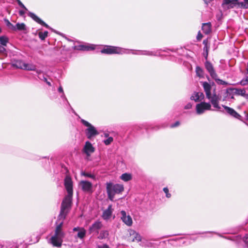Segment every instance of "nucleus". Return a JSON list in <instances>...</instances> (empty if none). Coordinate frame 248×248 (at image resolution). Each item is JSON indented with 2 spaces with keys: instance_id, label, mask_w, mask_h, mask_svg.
<instances>
[{
  "instance_id": "obj_1",
  "label": "nucleus",
  "mask_w": 248,
  "mask_h": 248,
  "mask_svg": "<svg viewBox=\"0 0 248 248\" xmlns=\"http://www.w3.org/2000/svg\"><path fill=\"white\" fill-rule=\"evenodd\" d=\"M73 196L66 195L63 198L61 205L60 214L58 217L57 221L64 220L70 212L72 204Z\"/></svg>"
},
{
  "instance_id": "obj_2",
  "label": "nucleus",
  "mask_w": 248,
  "mask_h": 248,
  "mask_svg": "<svg viewBox=\"0 0 248 248\" xmlns=\"http://www.w3.org/2000/svg\"><path fill=\"white\" fill-rule=\"evenodd\" d=\"M63 221H62L56 227L54 235L50 238L52 245L54 247H61L63 239L65 236V233L62 230Z\"/></svg>"
},
{
  "instance_id": "obj_3",
  "label": "nucleus",
  "mask_w": 248,
  "mask_h": 248,
  "mask_svg": "<svg viewBox=\"0 0 248 248\" xmlns=\"http://www.w3.org/2000/svg\"><path fill=\"white\" fill-rule=\"evenodd\" d=\"M106 189L108 198L111 201H113L116 194L122 193L124 190L123 185L113 184L112 183H107Z\"/></svg>"
},
{
  "instance_id": "obj_4",
  "label": "nucleus",
  "mask_w": 248,
  "mask_h": 248,
  "mask_svg": "<svg viewBox=\"0 0 248 248\" xmlns=\"http://www.w3.org/2000/svg\"><path fill=\"white\" fill-rule=\"evenodd\" d=\"M246 89L243 88H228L226 89V93L227 96L231 95H243L244 93H246Z\"/></svg>"
},
{
  "instance_id": "obj_5",
  "label": "nucleus",
  "mask_w": 248,
  "mask_h": 248,
  "mask_svg": "<svg viewBox=\"0 0 248 248\" xmlns=\"http://www.w3.org/2000/svg\"><path fill=\"white\" fill-rule=\"evenodd\" d=\"M64 186L67 192V195L73 196V182L71 177L66 176L65 177L64 180Z\"/></svg>"
},
{
  "instance_id": "obj_6",
  "label": "nucleus",
  "mask_w": 248,
  "mask_h": 248,
  "mask_svg": "<svg viewBox=\"0 0 248 248\" xmlns=\"http://www.w3.org/2000/svg\"><path fill=\"white\" fill-rule=\"evenodd\" d=\"M121 49L120 47L114 46H106L101 50V52L106 54L120 53Z\"/></svg>"
},
{
  "instance_id": "obj_7",
  "label": "nucleus",
  "mask_w": 248,
  "mask_h": 248,
  "mask_svg": "<svg viewBox=\"0 0 248 248\" xmlns=\"http://www.w3.org/2000/svg\"><path fill=\"white\" fill-rule=\"evenodd\" d=\"M222 107L225 109L226 112L228 115L235 119L243 121L242 117L234 109L225 105H222Z\"/></svg>"
},
{
  "instance_id": "obj_8",
  "label": "nucleus",
  "mask_w": 248,
  "mask_h": 248,
  "mask_svg": "<svg viewBox=\"0 0 248 248\" xmlns=\"http://www.w3.org/2000/svg\"><path fill=\"white\" fill-rule=\"evenodd\" d=\"M85 134L88 139L91 140L93 138L99 134V132L93 126H91L85 130Z\"/></svg>"
},
{
  "instance_id": "obj_9",
  "label": "nucleus",
  "mask_w": 248,
  "mask_h": 248,
  "mask_svg": "<svg viewBox=\"0 0 248 248\" xmlns=\"http://www.w3.org/2000/svg\"><path fill=\"white\" fill-rule=\"evenodd\" d=\"M204 65L206 70L209 73L211 78H217V75L212 63L208 61H206Z\"/></svg>"
},
{
  "instance_id": "obj_10",
  "label": "nucleus",
  "mask_w": 248,
  "mask_h": 248,
  "mask_svg": "<svg viewBox=\"0 0 248 248\" xmlns=\"http://www.w3.org/2000/svg\"><path fill=\"white\" fill-rule=\"evenodd\" d=\"M80 185L81 186L82 190L84 192L92 193L93 185L92 183L87 181H81Z\"/></svg>"
},
{
  "instance_id": "obj_11",
  "label": "nucleus",
  "mask_w": 248,
  "mask_h": 248,
  "mask_svg": "<svg viewBox=\"0 0 248 248\" xmlns=\"http://www.w3.org/2000/svg\"><path fill=\"white\" fill-rule=\"evenodd\" d=\"M102 224L99 221H96L89 227V232L90 234L93 232L99 233V230L102 227Z\"/></svg>"
},
{
  "instance_id": "obj_12",
  "label": "nucleus",
  "mask_w": 248,
  "mask_h": 248,
  "mask_svg": "<svg viewBox=\"0 0 248 248\" xmlns=\"http://www.w3.org/2000/svg\"><path fill=\"white\" fill-rule=\"evenodd\" d=\"M95 149L91 143L89 141H87L83 148L84 152L87 156H90V154L93 153Z\"/></svg>"
},
{
  "instance_id": "obj_13",
  "label": "nucleus",
  "mask_w": 248,
  "mask_h": 248,
  "mask_svg": "<svg viewBox=\"0 0 248 248\" xmlns=\"http://www.w3.org/2000/svg\"><path fill=\"white\" fill-rule=\"evenodd\" d=\"M122 215L121 219L128 226H130L132 224V219L130 216H126V213L124 211L121 212Z\"/></svg>"
},
{
  "instance_id": "obj_14",
  "label": "nucleus",
  "mask_w": 248,
  "mask_h": 248,
  "mask_svg": "<svg viewBox=\"0 0 248 248\" xmlns=\"http://www.w3.org/2000/svg\"><path fill=\"white\" fill-rule=\"evenodd\" d=\"M238 3V0H223L222 6H227V9L233 8Z\"/></svg>"
},
{
  "instance_id": "obj_15",
  "label": "nucleus",
  "mask_w": 248,
  "mask_h": 248,
  "mask_svg": "<svg viewBox=\"0 0 248 248\" xmlns=\"http://www.w3.org/2000/svg\"><path fill=\"white\" fill-rule=\"evenodd\" d=\"M28 15L30 17H31L32 19H33L35 22L38 23V24L48 28V25L46 24L45 22H44L42 19H41L39 17H38L35 14L33 13L29 12Z\"/></svg>"
},
{
  "instance_id": "obj_16",
  "label": "nucleus",
  "mask_w": 248,
  "mask_h": 248,
  "mask_svg": "<svg viewBox=\"0 0 248 248\" xmlns=\"http://www.w3.org/2000/svg\"><path fill=\"white\" fill-rule=\"evenodd\" d=\"M203 44L204 45L203 47V55L205 58V59L207 61L208 56V51L210 48V45L208 39H204L203 41Z\"/></svg>"
},
{
  "instance_id": "obj_17",
  "label": "nucleus",
  "mask_w": 248,
  "mask_h": 248,
  "mask_svg": "<svg viewBox=\"0 0 248 248\" xmlns=\"http://www.w3.org/2000/svg\"><path fill=\"white\" fill-rule=\"evenodd\" d=\"M112 213V205H109L108 208L103 212L102 217L104 219L108 220L111 217Z\"/></svg>"
},
{
  "instance_id": "obj_18",
  "label": "nucleus",
  "mask_w": 248,
  "mask_h": 248,
  "mask_svg": "<svg viewBox=\"0 0 248 248\" xmlns=\"http://www.w3.org/2000/svg\"><path fill=\"white\" fill-rule=\"evenodd\" d=\"M218 97L216 94H215L211 98V102L214 108L219 110L221 108L218 105Z\"/></svg>"
},
{
  "instance_id": "obj_19",
  "label": "nucleus",
  "mask_w": 248,
  "mask_h": 248,
  "mask_svg": "<svg viewBox=\"0 0 248 248\" xmlns=\"http://www.w3.org/2000/svg\"><path fill=\"white\" fill-rule=\"evenodd\" d=\"M211 23L210 22L203 23L202 26V30L203 32L208 34L211 31Z\"/></svg>"
},
{
  "instance_id": "obj_20",
  "label": "nucleus",
  "mask_w": 248,
  "mask_h": 248,
  "mask_svg": "<svg viewBox=\"0 0 248 248\" xmlns=\"http://www.w3.org/2000/svg\"><path fill=\"white\" fill-rule=\"evenodd\" d=\"M14 27L15 29H13V31H24L27 30L26 25L24 23H17Z\"/></svg>"
},
{
  "instance_id": "obj_21",
  "label": "nucleus",
  "mask_w": 248,
  "mask_h": 248,
  "mask_svg": "<svg viewBox=\"0 0 248 248\" xmlns=\"http://www.w3.org/2000/svg\"><path fill=\"white\" fill-rule=\"evenodd\" d=\"M9 38L5 35L0 36V44L3 46H7V44L9 42Z\"/></svg>"
},
{
  "instance_id": "obj_22",
  "label": "nucleus",
  "mask_w": 248,
  "mask_h": 248,
  "mask_svg": "<svg viewBox=\"0 0 248 248\" xmlns=\"http://www.w3.org/2000/svg\"><path fill=\"white\" fill-rule=\"evenodd\" d=\"M13 65L14 67L17 68L23 69V67H24L25 66V63L22 61L18 60L15 61L13 63Z\"/></svg>"
},
{
  "instance_id": "obj_23",
  "label": "nucleus",
  "mask_w": 248,
  "mask_h": 248,
  "mask_svg": "<svg viewBox=\"0 0 248 248\" xmlns=\"http://www.w3.org/2000/svg\"><path fill=\"white\" fill-rule=\"evenodd\" d=\"M109 235V232L107 230H103L100 232L99 235L98 236V238L99 239H103L108 237Z\"/></svg>"
},
{
  "instance_id": "obj_24",
  "label": "nucleus",
  "mask_w": 248,
  "mask_h": 248,
  "mask_svg": "<svg viewBox=\"0 0 248 248\" xmlns=\"http://www.w3.org/2000/svg\"><path fill=\"white\" fill-rule=\"evenodd\" d=\"M121 179L125 182H127L132 179V175L127 173L123 174L121 177Z\"/></svg>"
},
{
  "instance_id": "obj_25",
  "label": "nucleus",
  "mask_w": 248,
  "mask_h": 248,
  "mask_svg": "<svg viewBox=\"0 0 248 248\" xmlns=\"http://www.w3.org/2000/svg\"><path fill=\"white\" fill-rule=\"evenodd\" d=\"M196 75L199 78H203L204 71L202 68L197 66L196 68Z\"/></svg>"
},
{
  "instance_id": "obj_26",
  "label": "nucleus",
  "mask_w": 248,
  "mask_h": 248,
  "mask_svg": "<svg viewBox=\"0 0 248 248\" xmlns=\"http://www.w3.org/2000/svg\"><path fill=\"white\" fill-rule=\"evenodd\" d=\"M86 235V230L84 228H81L77 234V236L80 238H83Z\"/></svg>"
},
{
  "instance_id": "obj_27",
  "label": "nucleus",
  "mask_w": 248,
  "mask_h": 248,
  "mask_svg": "<svg viewBox=\"0 0 248 248\" xmlns=\"http://www.w3.org/2000/svg\"><path fill=\"white\" fill-rule=\"evenodd\" d=\"M48 31H45L44 32L39 31L38 32V36L42 40H44L46 38L47 36Z\"/></svg>"
},
{
  "instance_id": "obj_28",
  "label": "nucleus",
  "mask_w": 248,
  "mask_h": 248,
  "mask_svg": "<svg viewBox=\"0 0 248 248\" xmlns=\"http://www.w3.org/2000/svg\"><path fill=\"white\" fill-rule=\"evenodd\" d=\"M199 105L203 106L204 109L205 110H211V106L209 103H206L204 102H201V103L199 104Z\"/></svg>"
},
{
  "instance_id": "obj_29",
  "label": "nucleus",
  "mask_w": 248,
  "mask_h": 248,
  "mask_svg": "<svg viewBox=\"0 0 248 248\" xmlns=\"http://www.w3.org/2000/svg\"><path fill=\"white\" fill-rule=\"evenodd\" d=\"M80 49L83 51H89L93 50L94 49L93 46L81 45L80 46Z\"/></svg>"
},
{
  "instance_id": "obj_30",
  "label": "nucleus",
  "mask_w": 248,
  "mask_h": 248,
  "mask_svg": "<svg viewBox=\"0 0 248 248\" xmlns=\"http://www.w3.org/2000/svg\"><path fill=\"white\" fill-rule=\"evenodd\" d=\"M204 111L203 106H199V104L196 105V111L198 114H202Z\"/></svg>"
},
{
  "instance_id": "obj_31",
  "label": "nucleus",
  "mask_w": 248,
  "mask_h": 248,
  "mask_svg": "<svg viewBox=\"0 0 248 248\" xmlns=\"http://www.w3.org/2000/svg\"><path fill=\"white\" fill-rule=\"evenodd\" d=\"M4 21L5 23L6 26L13 31V29H15L14 25H13L9 20L7 18L4 19Z\"/></svg>"
},
{
  "instance_id": "obj_32",
  "label": "nucleus",
  "mask_w": 248,
  "mask_h": 248,
  "mask_svg": "<svg viewBox=\"0 0 248 248\" xmlns=\"http://www.w3.org/2000/svg\"><path fill=\"white\" fill-rule=\"evenodd\" d=\"M202 85L205 92L211 91V87L208 83L204 82L203 83Z\"/></svg>"
},
{
  "instance_id": "obj_33",
  "label": "nucleus",
  "mask_w": 248,
  "mask_h": 248,
  "mask_svg": "<svg viewBox=\"0 0 248 248\" xmlns=\"http://www.w3.org/2000/svg\"><path fill=\"white\" fill-rule=\"evenodd\" d=\"M190 99L191 100H194L195 102L199 101V99H200L199 93H194L193 95H192L191 96Z\"/></svg>"
},
{
  "instance_id": "obj_34",
  "label": "nucleus",
  "mask_w": 248,
  "mask_h": 248,
  "mask_svg": "<svg viewBox=\"0 0 248 248\" xmlns=\"http://www.w3.org/2000/svg\"><path fill=\"white\" fill-rule=\"evenodd\" d=\"M35 69V66L32 65H30L29 64L25 63L24 67H23V69L27 70H33Z\"/></svg>"
},
{
  "instance_id": "obj_35",
  "label": "nucleus",
  "mask_w": 248,
  "mask_h": 248,
  "mask_svg": "<svg viewBox=\"0 0 248 248\" xmlns=\"http://www.w3.org/2000/svg\"><path fill=\"white\" fill-rule=\"evenodd\" d=\"M81 175H83V176H84L85 177H89V178H92L93 179H95V176L94 175L92 174L88 173V172H86L85 171L82 172H81Z\"/></svg>"
},
{
  "instance_id": "obj_36",
  "label": "nucleus",
  "mask_w": 248,
  "mask_h": 248,
  "mask_svg": "<svg viewBox=\"0 0 248 248\" xmlns=\"http://www.w3.org/2000/svg\"><path fill=\"white\" fill-rule=\"evenodd\" d=\"M135 240L137 242H140L141 240V237L138 233H135L134 238L132 239V241H134Z\"/></svg>"
},
{
  "instance_id": "obj_37",
  "label": "nucleus",
  "mask_w": 248,
  "mask_h": 248,
  "mask_svg": "<svg viewBox=\"0 0 248 248\" xmlns=\"http://www.w3.org/2000/svg\"><path fill=\"white\" fill-rule=\"evenodd\" d=\"M113 141V138L111 137H108L107 139L104 141V143L106 145L110 144Z\"/></svg>"
},
{
  "instance_id": "obj_38",
  "label": "nucleus",
  "mask_w": 248,
  "mask_h": 248,
  "mask_svg": "<svg viewBox=\"0 0 248 248\" xmlns=\"http://www.w3.org/2000/svg\"><path fill=\"white\" fill-rule=\"evenodd\" d=\"M239 83L242 85H245L246 84H247L248 83V78H245V80L243 79ZM239 83H237L236 84H234V83H232V84H230V85H235V84H238Z\"/></svg>"
},
{
  "instance_id": "obj_39",
  "label": "nucleus",
  "mask_w": 248,
  "mask_h": 248,
  "mask_svg": "<svg viewBox=\"0 0 248 248\" xmlns=\"http://www.w3.org/2000/svg\"><path fill=\"white\" fill-rule=\"evenodd\" d=\"M163 191L166 194V196L167 198H170L171 197V194L169 193V189L168 188V187H164L163 189Z\"/></svg>"
},
{
  "instance_id": "obj_40",
  "label": "nucleus",
  "mask_w": 248,
  "mask_h": 248,
  "mask_svg": "<svg viewBox=\"0 0 248 248\" xmlns=\"http://www.w3.org/2000/svg\"><path fill=\"white\" fill-rule=\"evenodd\" d=\"M81 123L84 125H85V126H87L88 127H90L91 126H92L93 125H92L90 123H89L88 122L86 121V120H83V119H81Z\"/></svg>"
},
{
  "instance_id": "obj_41",
  "label": "nucleus",
  "mask_w": 248,
  "mask_h": 248,
  "mask_svg": "<svg viewBox=\"0 0 248 248\" xmlns=\"http://www.w3.org/2000/svg\"><path fill=\"white\" fill-rule=\"evenodd\" d=\"M237 5H238L239 6H240L241 7L244 8V9H248V5L246 4V3L243 2H239L238 1V3L237 4Z\"/></svg>"
},
{
  "instance_id": "obj_42",
  "label": "nucleus",
  "mask_w": 248,
  "mask_h": 248,
  "mask_svg": "<svg viewBox=\"0 0 248 248\" xmlns=\"http://www.w3.org/2000/svg\"><path fill=\"white\" fill-rule=\"evenodd\" d=\"M216 79V81L217 84H221V85H227L228 84V83L226 82L219 79V78H215Z\"/></svg>"
},
{
  "instance_id": "obj_43",
  "label": "nucleus",
  "mask_w": 248,
  "mask_h": 248,
  "mask_svg": "<svg viewBox=\"0 0 248 248\" xmlns=\"http://www.w3.org/2000/svg\"><path fill=\"white\" fill-rule=\"evenodd\" d=\"M18 4L22 8H23L25 10L28 11V9L25 6V5L22 3V2L20 0H16Z\"/></svg>"
},
{
  "instance_id": "obj_44",
  "label": "nucleus",
  "mask_w": 248,
  "mask_h": 248,
  "mask_svg": "<svg viewBox=\"0 0 248 248\" xmlns=\"http://www.w3.org/2000/svg\"><path fill=\"white\" fill-rule=\"evenodd\" d=\"M180 123L179 121H176L175 123L173 124H171L170 125V127L171 128H174V127H176L177 126H178L179 125H180Z\"/></svg>"
},
{
  "instance_id": "obj_45",
  "label": "nucleus",
  "mask_w": 248,
  "mask_h": 248,
  "mask_svg": "<svg viewBox=\"0 0 248 248\" xmlns=\"http://www.w3.org/2000/svg\"><path fill=\"white\" fill-rule=\"evenodd\" d=\"M202 37H203L202 34L201 33L200 31H199L197 36V39L198 41H200L202 39Z\"/></svg>"
},
{
  "instance_id": "obj_46",
  "label": "nucleus",
  "mask_w": 248,
  "mask_h": 248,
  "mask_svg": "<svg viewBox=\"0 0 248 248\" xmlns=\"http://www.w3.org/2000/svg\"><path fill=\"white\" fill-rule=\"evenodd\" d=\"M205 93H206V95L207 98L208 99H211V98L212 97L211 96V91H208V92H205Z\"/></svg>"
},
{
  "instance_id": "obj_47",
  "label": "nucleus",
  "mask_w": 248,
  "mask_h": 248,
  "mask_svg": "<svg viewBox=\"0 0 248 248\" xmlns=\"http://www.w3.org/2000/svg\"><path fill=\"white\" fill-rule=\"evenodd\" d=\"M98 248H110L107 244H104L103 246H98Z\"/></svg>"
},
{
  "instance_id": "obj_48",
  "label": "nucleus",
  "mask_w": 248,
  "mask_h": 248,
  "mask_svg": "<svg viewBox=\"0 0 248 248\" xmlns=\"http://www.w3.org/2000/svg\"><path fill=\"white\" fill-rule=\"evenodd\" d=\"M25 14V12L24 10H20L19 11V14L20 16H23Z\"/></svg>"
},
{
  "instance_id": "obj_49",
  "label": "nucleus",
  "mask_w": 248,
  "mask_h": 248,
  "mask_svg": "<svg viewBox=\"0 0 248 248\" xmlns=\"http://www.w3.org/2000/svg\"><path fill=\"white\" fill-rule=\"evenodd\" d=\"M192 107V105L189 103L188 104H187L185 107V109H189L190 108H191Z\"/></svg>"
},
{
  "instance_id": "obj_50",
  "label": "nucleus",
  "mask_w": 248,
  "mask_h": 248,
  "mask_svg": "<svg viewBox=\"0 0 248 248\" xmlns=\"http://www.w3.org/2000/svg\"><path fill=\"white\" fill-rule=\"evenodd\" d=\"M6 51V49L4 47H0V52L3 53Z\"/></svg>"
},
{
  "instance_id": "obj_51",
  "label": "nucleus",
  "mask_w": 248,
  "mask_h": 248,
  "mask_svg": "<svg viewBox=\"0 0 248 248\" xmlns=\"http://www.w3.org/2000/svg\"><path fill=\"white\" fill-rule=\"evenodd\" d=\"M58 92L59 93H63V89L62 86H60L58 88Z\"/></svg>"
},
{
  "instance_id": "obj_52",
  "label": "nucleus",
  "mask_w": 248,
  "mask_h": 248,
  "mask_svg": "<svg viewBox=\"0 0 248 248\" xmlns=\"http://www.w3.org/2000/svg\"><path fill=\"white\" fill-rule=\"evenodd\" d=\"M242 96H243L247 100H248V94H247L246 93H244V94L243 95H242Z\"/></svg>"
},
{
  "instance_id": "obj_53",
  "label": "nucleus",
  "mask_w": 248,
  "mask_h": 248,
  "mask_svg": "<svg viewBox=\"0 0 248 248\" xmlns=\"http://www.w3.org/2000/svg\"><path fill=\"white\" fill-rule=\"evenodd\" d=\"M204 2L206 3V4H208L209 3H210V2L212 1L213 0H203Z\"/></svg>"
},
{
  "instance_id": "obj_54",
  "label": "nucleus",
  "mask_w": 248,
  "mask_h": 248,
  "mask_svg": "<svg viewBox=\"0 0 248 248\" xmlns=\"http://www.w3.org/2000/svg\"><path fill=\"white\" fill-rule=\"evenodd\" d=\"M244 114L246 117V120L248 121V113H247L246 111H244Z\"/></svg>"
},
{
  "instance_id": "obj_55",
  "label": "nucleus",
  "mask_w": 248,
  "mask_h": 248,
  "mask_svg": "<svg viewBox=\"0 0 248 248\" xmlns=\"http://www.w3.org/2000/svg\"><path fill=\"white\" fill-rule=\"evenodd\" d=\"M44 81H46V83L49 85V86H51V83L50 81H48L47 80V78H44Z\"/></svg>"
},
{
  "instance_id": "obj_56",
  "label": "nucleus",
  "mask_w": 248,
  "mask_h": 248,
  "mask_svg": "<svg viewBox=\"0 0 248 248\" xmlns=\"http://www.w3.org/2000/svg\"><path fill=\"white\" fill-rule=\"evenodd\" d=\"M80 229L79 227H75L73 229V231L76 232L78 231H80Z\"/></svg>"
},
{
  "instance_id": "obj_57",
  "label": "nucleus",
  "mask_w": 248,
  "mask_h": 248,
  "mask_svg": "<svg viewBox=\"0 0 248 248\" xmlns=\"http://www.w3.org/2000/svg\"><path fill=\"white\" fill-rule=\"evenodd\" d=\"M199 96H200V98L202 97V98H203V97H204V94L202 93H201Z\"/></svg>"
},
{
  "instance_id": "obj_58",
  "label": "nucleus",
  "mask_w": 248,
  "mask_h": 248,
  "mask_svg": "<svg viewBox=\"0 0 248 248\" xmlns=\"http://www.w3.org/2000/svg\"><path fill=\"white\" fill-rule=\"evenodd\" d=\"M234 95H231L230 96H229L230 97L231 99H235V98L234 97Z\"/></svg>"
},
{
  "instance_id": "obj_59",
  "label": "nucleus",
  "mask_w": 248,
  "mask_h": 248,
  "mask_svg": "<svg viewBox=\"0 0 248 248\" xmlns=\"http://www.w3.org/2000/svg\"><path fill=\"white\" fill-rule=\"evenodd\" d=\"M105 136L106 137H108V134H105Z\"/></svg>"
},
{
  "instance_id": "obj_60",
  "label": "nucleus",
  "mask_w": 248,
  "mask_h": 248,
  "mask_svg": "<svg viewBox=\"0 0 248 248\" xmlns=\"http://www.w3.org/2000/svg\"><path fill=\"white\" fill-rule=\"evenodd\" d=\"M2 32V30L1 29V28L0 27V34Z\"/></svg>"
},
{
  "instance_id": "obj_61",
  "label": "nucleus",
  "mask_w": 248,
  "mask_h": 248,
  "mask_svg": "<svg viewBox=\"0 0 248 248\" xmlns=\"http://www.w3.org/2000/svg\"><path fill=\"white\" fill-rule=\"evenodd\" d=\"M221 112L224 113V112L223 110H220Z\"/></svg>"
}]
</instances>
